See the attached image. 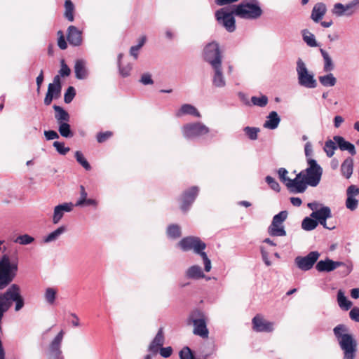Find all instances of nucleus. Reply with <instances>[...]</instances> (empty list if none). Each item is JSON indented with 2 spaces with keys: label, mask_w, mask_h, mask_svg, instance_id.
Segmentation results:
<instances>
[{
  "label": "nucleus",
  "mask_w": 359,
  "mask_h": 359,
  "mask_svg": "<svg viewBox=\"0 0 359 359\" xmlns=\"http://www.w3.org/2000/svg\"><path fill=\"white\" fill-rule=\"evenodd\" d=\"M307 165L306 169L302 170L297 175L298 194L304 193L308 186L317 187L321 180L323 170L317 161L309 159Z\"/></svg>",
  "instance_id": "nucleus-1"
},
{
  "label": "nucleus",
  "mask_w": 359,
  "mask_h": 359,
  "mask_svg": "<svg viewBox=\"0 0 359 359\" xmlns=\"http://www.w3.org/2000/svg\"><path fill=\"white\" fill-rule=\"evenodd\" d=\"M348 328L344 324H339L333 329L335 337L344 351L343 359H355L357 352V341L353 335L347 333Z\"/></svg>",
  "instance_id": "nucleus-2"
},
{
  "label": "nucleus",
  "mask_w": 359,
  "mask_h": 359,
  "mask_svg": "<svg viewBox=\"0 0 359 359\" xmlns=\"http://www.w3.org/2000/svg\"><path fill=\"white\" fill-rule=\"evenodd\" d=\"M179 246L183 251L192 250L194 253L199 255L203 260L205 271L206 272L210 271L211 262L204 251L206 248V244L200 238L196 236L185 237L180 241Z\"/></svg>",
  "instance_id": "nucleus-3"
},
{
  "label": "nucleus",
  "mask_w": 359,
  "mask_h": 359,
  "mask_svg": "<svg viewBox=\"0 0 359 359\" xmlns=\"http://www.w3.org/2000/svg\"><path fill=\"white\" fill-rule=\"evenodd\" d=\"M233 13L236 16L243 19L255 20L262 15L263 11L257 0H251L233 5Z\"/></svg>",
  "instance_id": "nucleus-4"
},
{
  "label": "nucleus",
  "mask_w": 359,
  "mask_h": 359,
  "mask_svg": "<svg viewBox=\"0 0 359 359\" xmlns=\"http://www.w3.org/2000/svg\"><path fill=\"white\" fill-rule=\"evenodd\" d=\"M18 265L11 263L9 257L4 255L0 259V290L5 289L13 280Z\"/></svg>",
  "instance_id": "nucleus-5"
},
{
  "label": "nucleus",
  "mask_w": 359,
  "mask_h": 359,
  "mask_svg": "<svg viewBox=\"0 0 359 359\" xmlns=\"http://www.w3.org/2000/svg\"><path fill=\"white\" fill-rule=\"evenodd\" d=\"M187 325H193V333L203 339L208 337V330L206 325V317L203 311L198 309L192 311L187 318Z\"/></svg>",
  "instance_id": "nucleus-6"
},
{
  "label": "nucleus",
  "mask_w": 359,
  "mask_h": 359,
  "mask_svg": "<svg viewBox=\"0 0 359 359\" xmlns=\"http://www.w3.org/2000/svg\"><path fill=\"white\" fill-rule=\"evenodd\" d=\"M344 267V271H339L342 276H348L353 270V265L350 263H344L339 261H333L332 259L327 257L325 260H320L316 264V269L318 272H331L335 270L337 267Z\"/></svg>",
  "instance_id": "nucleus-7"
},
{
  "label": "nucleus",
  "mask_w": 359,
  "mask_h": 359,
  "mask_svg": "<svg viewBox=\"0 0 359 359\" xmlns=\"http://www.w3.org/2000/svg\"><path fill=\"white\" fill-rule=\"evenodd\" d=\"M298 83L306 88H315L318 86L313 72H309L301 58L297 62Z\"/></svg>",
  "instance_id": "nucleus-8"
},
{
  "label": "nucleus",
  "mask_w": 359,
  "mask_h": 359,
  "mask_svg": "<svg viewBox=\"0 0 359 359\" xmlns=\"http://www.w3.org/2000/svg\"><path fill=\"white\" fill-rule=\"evenodd\" d=\"M203 58L212 67L222 65V56L219 45L215 42L209 43L203 49Z\"/></svg>",
  "instance_id": "nucleus-9"
},
{
  "label": "nucleus",
  "mask_w": 359,
  "mask_h": 359,
  "mask_svg": "<svg viewBox=\"0 0 359 359\" xmlns=\"http://www.w3.org/2000/svg\"><path fill=\"white\" fill-rule=\"evenodd\" d=\"M320 254L318 251H311L306 256H297L294 262L296 266L303 271L311 269L319 259Z\"/></svg>",
  "instance_id": "nucleus-10"
},
{
  "label": "nucleus",
  "mask_w": 359,
  "mask_h": 359,
  "mask_svg": "<svg viewBox=\"0 0 359 359\" xmlns=\"http://www.w3.org/2000/svg\"><path fill=\"white\" fill-rule=\"evenodd\" d=\"M199 192V188L197 186H193L185 190L180 197V209L182 212H187L191 205L194 202Z\"/></svg>",
  "instance_id": "nucleus-11"
},
{
  "label": "nucleus",
  "mask_w": 359,
  "mask_h": 359,
  "mask_svg": "<svg viewBox=\"0 0 359 359\" xmlns=\"http://www.w3.org/2000/svg\"><path fill=\"white\" fill-rule=\"evenodd\" d=\"M183 135L187 138H193L207 134L209 129L201 123H188L183 126Z\"/></svg>",
  "instance_id": "nucleus-12"
},
{
  "label": "nucleus",
  "mask_w": 359,
  "mask_h": 359,
  "mask_svg": "<svg viewBox=\"0 0 359 359\" xmlns=\"http://www.w3.org/2000/svg\"><path fill=\"white\" fill-rule=\"evenodd\" d=\"M62 85L60 76H55L53 82L49 83L48 90L44 98V104L48 106L51 104L53 99H58L61 95Z\"/></svg>",
  "instance_id": "nucleus-13"
},
{
  "label": "nucleus",
  "mask_w": 359,
  "mask_h": 359,
  "mask_svg": "<svg viewBox=\"0 0 359 359\" xmlns=\"http://www.w3.org/2000/svg\"><path fill=\"white\" fill-rule=\"evenodd\" d=\"M331 209L328 206L322 205L321 208L316 211L312 212L311 217L316 219L318 224H320L323 228L332 230L335 229V225L328 226L327 219L332 217Z\"/></svg>",
  "instance_id": "nucleus-14"
},
{
  "label": "nucleus",
  "mask_w": 359,
  "mask_h": 359,
  "mask_svg": "<svg viewBox=\"0 0 359 359\" xmlns=\"http://www.w3.org/2000/svg\"><path fill=\"white\" fill-rule=\"evenodd\" d=\"M358 8L355 0H353L348 4L344 5L341 3H337L334 5L332 13L337 16H351Z\"/></svg>",
  "instance_id": "nucleus-15"
},
{
  "label": "nucleus",
  "mask_w": 359,
  "mask_h": 359,
  "mask_svg": "<svg viewBox=\"0 0 359 359\" xmlns=\"http://www.w3.org/2000/svg\"><path fill=\"white\" fill-rule=\"evenodd\" d=\"M252 323L253 330L257 332H271L273 330V323L265 320L259 314L252 318Z\"/></svg>",
  "instance_id": "nucleus-16"
},
{
  "label": "nucleus",
  "mask_w": 359,
  "mask_h": 359,
  "mask_svg": "<svg viewBox=\"0 0 359 359\" xmlns=\"http://www.w3.org/2000/svg\"><path fill=\"white\" fill-rule=\"evenodd\" d=\"M287 173L288 171L284 168H280L278 170L279 179L281 182H283L286 186L290 192L298 194L297 175H296L295 178L292 180L287 176Z\"/></svg>",
  "instance_id": "nucleus-17"
},
{
  "label": "nucleus",
  "mask_w": 359,
  "mask_h": 359,
  "mask_svg": "<svg viewBox=\"0 0 359 359\" xmlns=\"http://www.w3.org/2000/svg\"><path fill=\"white\" fill-rule=\"evenodd\" d=\"M64 331L61 330L54 338L49 346V356L50 359H60L62 351L60 345L63 339Z\"/></svg>",
  "instance_id": "nucleus-18"
},
{
  "label": "nucleus",
  "mask_w": 359,
  "mask_h": 359,
  "mask_svg": "<svg viewBox=\"0 0 359 359\" xmlns=\"http://www.w3.org/2000/svg\"><path fill=\"white\" fill-rule=\"evenodd\" d=\"M332 141L335 142L337 148L341 151H347L351 156L356 154V150L354 144L346 140L342 136L335 135L333 137Z\"/></svg>",
  "instance_id": "nucleus-19"
},
{
  "label": "nucleus",
  "mask_w": 359,
  "mask_h": 359,
  "mask_svg": "<svg viewBox=\"0 0 359 359\" xmlns=\"http://www.w3.org/2000/svg\"><path fill=\"white\" fill-rule=\"evenodd\" d=\"M73 207L74 205L72 203H65L55 206L53 217V224H57L62 218L64 213L71 212L73 210Z\"/></svg>",
  "instance_id": "nucleus-20"
},
{
  "label": "nucleus",
  "mask_w": 359,
  "mask_h": 359,
  "mask_svg": "<svg viewBox=\"0 0 359 359\" xmlns=\"http://www.w3.org/2000/svg\"><path fill=\"white\" fill-rule=\"evenodd\" d=\"M67 41L74 46H80L82 43V33L75 26L71 25L68 27Z\"/></svg>",
  "instance_id": "nucleus-21"
},
{
  "label": "nucleus",
  "mask_w": 359,
  "mask_h": 359,
  "mask_svg": "<svg viewBox=\"0 0 359 359\" xmlns=\"http://www.w3.org/2000/svg\"><path fill=\"white\" fill-rule=\"evenodd\" d=\"M165 337H164V333L162 327H161L155 336L154 339L151 342L149 346V351L151 352L154 354H156L158 353V351L161 347H163V345L164 344Z\"/></svg>",
  "instance_id": "nucleus-22"
},
{
  "label": "nucleus",
  "mask_w": 359,
  "mask_h": 359,
  "mask_svg": "<svg viewBox=\"0 0 359 359\" xmlns=\"http://www.w3.org/2000/svg\"><path fill=\"white\" fill-rule=\"evenodd\" d=\"M327 12L326 5L323 2L317 3L313 7L311 19L316 23L320 22Z\"/></svg>",
  "instance_id": "nucleus-23"
},
{
  "label": "nucleus",
  "mask_w": 359,
  "mask_h": 359,
  "mask_svg": "<svg viewBox=\"0 0 359 359\" xmlns=\"http://www.w3.org/2000/svg\"><path fill=\"white\" fill-rule=\"evenodd\" d=\"M264 127L270 130H275L278 128L281 119L276 111H271L266 117Z\"/></svg>",
  "instance_id": "nucleus-24"
},
{
  "label": "nucleus",
  "mask_w": 359,
  "mask_h": 359,
  "mask_svg": "<svg viewBox=\"0 0 359 359\" xmlns=\"http://www.w3.org/2000/svg\"><path fill=\"white\" fill-rule=\"evenodd\" d=\"M185 114L192 115L198 118L201 116L198 109L194 106L189 104H182L180 109L175 114L176 116L177 117H181Z\"/></svg>",
  "instance_id": "nucleus-25"
},
{
  "label": "nucleus",
  "mask_w": 359,
  "mask_h": 359,
  "mask_svg": "<svg viewBox=\"0 0 359 359\" xmlns=\"http://www.w3.org/2000/svg\"><path fill=\"white\" fill-rule=\"evenodd\" d=\"M353 159L352 157H347L341 165V173L346 178L349 179L353 172Z\"/></svg>",
  "instance_id": "nucleus-26"
},
{
  "label": "nucleus",
  "mask_w": 359,
  "mask_h": 359,
  "mask_svg": "<svg viewBox=\"0 0 359 359\" xmlns=\"http://www.w3.org/2000/svg\"><path fill=\"white\" fill-rule=\"evenodd\" d=\"M53 108L55 111V118L56 119L58 124L63 122L69 121L70 116L69 113L62 107L55 104L53 106Z\"/></svg>",
  "instance_id": "nucleus-27"
},
{
  "label": "nucleus",
  "mask_w": 359,
  "mask_h": 359,
  "mask_svg": "<svg viewBox=\"0 0 359 359\" xmlns=\"http://www.w3.org/2000/svg\"><path fill=\"white\" fill-rule=\"evenodd\" d=\"M268 233L271 236H285L286 231L283 224H277L271 222V224L268 227Z\"/></svg>",
  "instance_id": "nucleus-28"
},
{
  "label": "nucleus",
  "mask_w": 359,
  "mask_h": 359,
  "mask_svg": "<svg viewBox=\"0 0 359 359\" xmlns=\"http://www.w3.org/2000/svg\"><path fill=\"white\" fill-rule=\"evenodd\" d=\"M303 41L309 47L314 48L320 46V44L316 40L313 34L309 32L307 29H304L301 31Z\"/></svg>",
  "instance_id": "nucleus-29"
},
{
  "label": "nucleus",
  "mask_w": 359,
  "mask_h": 359,
  "mask_svg": "<svg viewBox=\"0 0 359 359\" xmlns=\"http://www.w3.org/2000/svg\"><path fill=\"white\" fill-rule=\"evenodd\" d=\"M75 76L78 79H84L88 76L86 65L83 60H77L74 65Z\"/></svg>",
  "instance_id": "nucleus-30"
},
{
  "label": "nucleus",
  "mask_w": 359,
  "mask_h": 359,
  "mask_svg": "<svg viewBox=\"0 0 359 359\" xmlns=\"http://www.w3.org/2000/svg\"><path fill=\"white\" fill-rule=\"evenodd\" d=\"M337 302L339 306L344 311L349 310L353 305L352 302L348 299L344 291L341 290L337 292Z\"/></svg>",
  "instance_id": "nucleus-31"
},
{
  "label": "nucleus",
  "mask_w": 359,
  "mask_h": 359,
  "mask_svg": "<svg viewBox=\"0 0 359 359\" xmlns=\"http://www.w3.org/2000/svg\"><path fill=\"white\" fill-rule=\"evenodd\" d=\"M234 15L233 8L229 11L228 8H226V30L229 32H233L236 29V20Z\"/></svg>",
  "instance_id": "nucleus-32"
},
{
  "label": "nucleus",
  "mask_w": 359,
  "mask_h": 359,
  "mask_svg": "<svg viewBox=\"0 0 359 359\" xmlns=\"http://www.w3.org/2000/svg\"><path fill=\"white\" fill-rule=\"evenodd\" d=\"M186 276L191 279H200L205 277L201 268L197 265L189 267L186 272Z\"/></svg>",
  "instance_id": "nucleus-33"
},
{
  "label": "nucleus",
  "mask_w": 359,
  "mask_h": 359,
  "mask_svg": "<svg viewBox=\"0 0 359 359\" xmlns=\"http://www.w3.org/2000/svg\"><path fill=\"white\" fill-rule=\"evenodd\" d=\"M319 50L324 60L323 71L325 72L332 71L334 68V65L331 57L329 55L328 53L323 48H320Z\"/></svg>",
  "instance_id": "nucleus-34"
},
{
  "label": "nucleus",
  "mask_w": 359,
  "mask_h": 359,
  "mask_svg": "<svg viewBox=\"0 0 359 359\" xmlns=\"http://www.w3.org/2000/svg\"><path fill=\"white\" fill-rule=\"evenodd\" d=\"M320 84L325 87H332L337 83V79L332 73L318 77Z\"/></svg>",
  "instance_id": "nucleus-35"
},
{
  "label": "nucleus",
  "mask_w": 359,
  "mask_h": 359,
  "mask_svg": "<svg viewBox=\"0 0 359 359\" xmlns=\"http://www.w3.org/2000/svg\"><path fill=\"white\" fill-rule=\"evenodd\" d=\"M318 226L316 219L310 217H306L302 222V228L307 231H312Z\"/></svg>",
  "instance_id": "nucleus-36"
},
{
  "label": "nucleus",
  "mask_w": 359,
  "mask_h": 359,
  "mask_svg": "<svg viewBox=\"0 0 359 359\" xmlns=\"http://www.w3.org/2000/svg\"><path fill=\"white\" fill-rule=\"evenodd\" d=\"M221 66L212 67L215 69V74L212 79L213 85L216 87H222L224 85L223 76Z\"/></svg>",
  "instance_id": "nucleus-37"
},
{
  "label": "nucleus",
  "mask_w": 359,
  "mask_h": 359,
  "mask_svg": "<svg viewBox=\"0 0 359 359\" xmlns=\"http://www.w3.org/2000/svg\"><path fill=\"white\" fill-rule=\"evenodd\" d=\"M58 131L61 136L68 138L72 137L74 135L73 132L71 130L70 125L68 122H63L59 123Z\"/></svg>",
  "instance_id": "nucleus-38"
},
{
  "label": "nucleus",
  "mask_w": 359,
  "mask_h": 359,
  "mask_svg": "<svg viewBox=\"0 0 359 359\" xmlns=\"http://www.w3.org/2000/svg\"><path fill=\"white\" fill-rule=\"evenodd\" d=\"M65 17L69 21L73 22L74 17V6L71 0H66L65 2Z\"/></svg>",
  "instance_id": "nucleus-39"
},
{
  "label": "nucleus",
  "mask_w": 359,
  "mask_h": 359,
  "mask_svg": "<svg viewBox=\"0 0 359 359\" xmlns=\"http://www.w3.org/2000/svg\"><path fill=\"white\" fill-rule=\"evenodd\" d=\"M66 231V227L65 226H61L58 227L56 230L53 231L50 233H49L45 238V243H49L53 241H55L58 238V237Z\"/></svg>",
  "instance_id": "nucleus-40"
},
{
  "label": "nucleus",
  "mask_w": 359,
  "mask_h": 359,
  "mask_svg": "<svg viewBox=\"0 0 359 359\" xmlns=\"http://www.w3.org/2000/svg\"><path fill=\"white\" fill-rule=\"evenodd\" d=\"M268 102V97L264 95H262L260 97L252 96L251 97V105L264 107L265 106L267 105Z\"/></svg>",
  "instance_id": "nucleus-41"
},
{
  "label": "nucleus",
  "mask_w": 359,
  "mask_h": 359,
  "mask_svg": "<svg viewBox=\"0 0 359 359\" xmlns=\"http://www.w3.org/2000/svg\"><path fill=\"white\" fill-rule=\"evenodd\" d=\"M167 234L171 238H177L181 236V229L177 224H170L167 229Z\"/></svg>",
  "instance_id": "nucleus-42"
},
{
  "label": "nucleus",
  "mask_w": 359,
  "mask_h": 359,
  "mask_svg": "<svg viewBox=\"0 0 359 359\" xmlns=\"http://www.w3.org/2000/svg\"><path fill=\"white\" fill-rule=\"evenodd\" d=\"M245 135L251 140L257 139L258 133L260 131L259 128L246 126L243 128Z\"/></svg>",
  "instance_id": "nucleus-43"
},
{
  "label": "nucleus",
  "mask_w": 359,
  "mask_h": 359,
  "mask_svg": "<svg viewBox=\"0 0 359 359\" xmlns=\"http://www.w3.org/2000/svg\"><path fill=\"white\" fill-rule=\"evenodd\" d=\"M57 294V290L53 287H48L45 292V299L49 304L55 303Z\"/></svg>",
  "instance_id": "nucleus-44"
},
{
  "label": "nucleus",
  "mask_w": 359,
  "mask_h": 359,
  "mask_svg": "<svg viewBox=\"0 0 359 359\" xmlns=\"http://www.w3.org/2000/svg\"><path fill=\"white\" fill-rule=\"evenodd\" d=\"M337 149V146L335 142L331 140H328L325 143L324 151L326 153L327 157L331 158L334 154V151Z\"/></svg>",
  "instance_id": "nucleus-45"
},
{
  "label": "nucleus",
  "mask_w": 359,
  "mask_h": 359,
  "mask_svg": "<svg viewBox=\"0 0 359 359\" xmlns=\"http://www.w3.org/2000/svg\"><path fill=\"white\" fill-rule=\"evenodd\" d=\"M75 158L77 162L81 164L86 170H90L91 169V166L88 162V161L85 158L83 154L77 151L75 153Z\"/></svg>",
  "instance_id": "nucleus-46"
},
{
  "label": "nucleus",
  "mask_w": 359,
  "mask_h": 359,
  "mask_svg": "<svg viewBox=\"0 0 359 359\" xmlns=\"http://www.w3.org/2000/svg\"><path fill=\"white\" fill-rule=\"evenodd\" d=\"M265 182L272 190L278 193L280 191V186L279 183L273 177L267 175L265 177Z\"/></svg>",
  "instance_id": "nucleus-47"
},
{
  "label": "nucleus",
  "mask_w": 359,
  "mask_h": 359,
  "mask_svg": "<svg viewBox=\"0 0 359 359\" xmlns=\"http://www.w3.org/2000/svg\"><path fill=\"white\" fill-rule=\"evenodd\" d=\"M34 241V238L28 235V234H24L18 236L15 240L14 242L19 243L20 245H28L32 243Z\"/></svg>",
  "instance_id": "nucleus-48"
},
{
  "label": "nucleus",
  "mask_w": 359,
  "mask_h": 359,
  "mask_svg": "<svg viewBox=\"0 0 359 359\" xmlns=\"http://www.w3.org/2000/svg\"><path fill=\"white\" fill-rule=\"evenodd\" d=\"M122 57V55L120 54L118 55V67H119V72L122 76L126 77L129 76L130 72L132 69V66L130 65H127L126 66H122L121 63V57Z\"/></svg>",
  "instance_id": "nucleus-49"
},
{
  "label": "nucleus",
  "mask_w": 359,
  "mask_h": 359,
  "mask_svg": "<svg viewBox=\"0 0 359 359\" xmlns=\"http://www.w3.org/2000/svg\"><path fill=\"white\" fill-rule=\"evenodd\" d=\"M76 95V90L73 86H69L64 95V101L65 103H70Z\"/></svg>",
  "instance_id": "nucleus-50"
},
{
  "label": "nucleus",
  "mask_w": 359,
  "mask_h": 359,
  "mask_svg": "<svg viewBox=\"0 0 359 359\" xmlns=\"http://www.w3.org/2000/svg\"><path fill=\"white\" fill-rule=\"evenodd\" d=\"M288 212L287 210H282L273 217L272 222L283 224V222L287 219Z\"/></svg>",
  "instance_id": "nucleus-51"
},
{
  "label": "nucleus",
  "mask_w": 359,
  "mask_h": 359,
  "mask_svg": "<svg viewBox=\"0 0 359 359\" xmlns=\"http://www.w3.org/2000/svg\"><path fill=\"white\" fill-rule=\"evenodd\" d=\"M358 201L351 196H348L346 200V206L350 210H354L357 208Z\"/></svg>",
  "instance_id": "nucleus-52"
},
{
  "label": "nucleus",
  "mask_w": 359,
  "mask_h": 359,
  "mask_svg": "<svg viewBox=\"0 0 359 359\" xmlns=\"http://www.w3.org/2000/svg\"><path fill=\"white\" fill-rule=\"evenodd\" d=\"M53 147L56 149L57 151L62 155H65L67 152L69 151V147H65V144L63 142H60L58 141H55L53 142Z\"/></svg>",
  "instance_id": "nucleus-53"
},
{
  "label": "nucleus",
  "mask_w": 359,
  "mask_h": 359,
  "mask_svg": "<svg viewBox=\"0 0 359 359\" xmlns=\"http://www.w3.org/2000/svg\"><path fill=\"white\" fill-rule=\"evenodd\" d=\"M111 131L100 132L97 134L96 139L99 143H103L112 137Z\"/></svg>",
  "instance_id": "nucleus-54"
},
{
  "label": "nucleus",
  "mask_w": 359,
  "mask_h": 359,
  "mask_svg": "<svg viewBox=\"0 0 359 359\" xmlns=\"http://www.w3.org/2000/svg\"><path fill=\"white\" fill-rule=\"evenodd\" d=\"M57 34L58 36L57 46L60 49L65 50L67 48V43L66 42L62 31L59 30Z\"/></svg>",
  "instance_id": "nucleus-55"
},
{
  "label": "nucleus",
  "mask_w": 359,
  "mask_h": 359,
  "mask_svg": "<svg viewBox=\"0 0 359 359\" xmlns=\"http://www.w3.org/2000/svg\"><path fill=\"white\" fill-rule=\"evenodd\" d=\"M71 73V70L69 67L65 64V60H61V68L59 71V74L57 76L65 77L69 76Z\"/></svg>",
  "instance_id": "nucleus-56"
},
{
  "label": "nucleus",
  "mask_w": 359,
  "mask_h": 359,
  "mask_svg": "<svg viewBox=\"0 0 359 359\" xmlns=\"http://www.w3.org/2000/svg\"><path fill=\"white\" fill-rule=\"evenodd\" d=\"M87 192L85 190V187L83 185L80 186V198L75 204L76 206H82L84 200L87 198Z\"/></svg>",
  "instance_id": "nucleus-57"
},
{
  "label": "nucleus",
  "mask_w": 359,
  "mask_h": 359,
  "mask_svg": "<svg viewBox=\"0 0 359 359\" xmlns=\"http://www.w3.org/2000/svg\"><path fill=\"white\" fill-rule=\"evenodd\" d=\"M215 18L219 24L224 26V8H222L216 11Z\"/></svg>",
  "instance_id": "nucleus-58"
},
{
  "label": "nucleus",
  "mask_w": 359,
  "mask_h": 359,
  "mask_svg": "<svg viewBox=\"0 0 359 359\" xmlns=\"http://www.w3.org/2000/svg\"><path fill=\"white\" fill-rule=\"evenodd\" d=\"M350 318L356 323H359V308L354 306L349 312Z\"/></svg>",
  "instance_id": "nucleus-59"
},
{
  "label": "nucleus",
  "mask_w": 359,
  "mask_h": 359,
  "mask_svg": "<svg viewBox=\"0 0 359 359\" xmlns=\"http://www.w3.org/2000/svg\"><path fill=\"white\" fill-rule=\"evenodd\" d=\"M304 152H305L306 163H308V160L313 159L312 158L313 150H312V145H311V142H308L306 143V144L304 146Z\"/></svg>",
  "instance_id": "nucleus-60"
},
{
  "label": "nucleus",
  "mask_w": 359,
  "mask_h": 359,
  "mask_svg": "<svg viewBox=\"0 0 359 359\" xmlns=\"http://www.w3.org/2000/svg\"><path fill=\"white\" fill-rule=\"evenodd\" d=\"M161 355L163 358H168L171 355L172 353V348L170 346L168 347H161L158 351Z\"/></svg>",
  "instance_id": "nucleus-61"
},
{
  "label": "nucleus",
  "mask_w": 359,
  "mask_h": 359,
  "mask_svg": "<svg viewBox=\"0 0 359 359\" xmlns=\"http://www.w3.org/2000/svg\"><path fill=\"white\" fill-rule=\"evenodd\" d=\"M346 194L347 196H351L352 197H354V196L359 194V188L355 185H351L348 187Z\"/></svg>",
  "instance_id": "nucleus-62"
},
{
  "label": "nucleus",
  "mask_w": 359,
  "mask_h": 359,
  "mask_svg": "<svg viewBox=\"0 0 359 359\" xmlns=\"http://www.w3.org/2000/svg\"><path fill=\"white\" fill-rule=\"evenodd\" d=\"M44 135L48 140L59 138V135L55 130H46Z\"/></svg>",
  "instance_id": "nucleus-63"
},
{
  "label": "nucleus",
  "mask_w": 359,
  "mask_h": 359,
  "mask_svg": "<svg viewBox=\"0 0 359 359\" xmlns=\"http://www.w3.org/2000/svg\"><path fill=\"white\" fill-rule=\"evenodd\" d=\"M141 83L144 85L152 84L154 83L151 76L149 74H144L140 79Z\"/></svg>",
  "instance_id": "nucleus-64"
}]
</instances>
